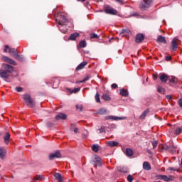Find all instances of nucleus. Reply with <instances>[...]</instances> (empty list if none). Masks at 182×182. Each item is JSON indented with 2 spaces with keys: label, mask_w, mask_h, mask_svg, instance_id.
Returning a JSON list of instances; mask_svg holds the SVG:
<instances>
[{
  "label": "nucleus",
  "mask_w": 182,
  "mask_h": 182,
  "mask_svg": "<svg viewBox=\"0 0 182 182\" xmlns=\"http://www.w3.org/2000/svg\"><path fill=\"white\" fill-rule=\"evenodd\" d=\"M14 72V66L4 63L2 65L1 68L0 69V77L4 82H8V79L11 77V75H12V73Z\"/></svg>",
  "instance_id": "1"
},
{
  "label": "nucleus",
  "mask_w": 182,
  "mask_h": 182,
  "mask_svg": "<svg viewBox=\"0 0 182 182\" xmlns=\"http://www.w3.org/2000/svg\"><path fill=\"white\" fill-rule=\"evenodd\" d=\"M69 23V19L66 18L65 15L60 16V20L58 21V29L62 32V33H66V28H62L63 26H65L66 23Z\"/></svg>",
  "instance_id": "2"
},
{
  "label": "nucleus",
  "mask_w": 182,
  "mask_h": 182,
  "mask_svg": "<svg viewBox=\"0 0 182 182\" xmlns=\"http://www.w3.org/2000/svg\"><path fill=\"white\" fill-rule=\"evenodd\" d=\"M92 165L95 168H97V167H102V166H103L102 158L95 154H92Z\"/></svg>",
  "instance_id": "3"
},
{
  "label": "nucleus",
  "mask_w": 182,
  "mask_h": 182,
  "mask_svg": "<svg viewBox=\"0 0 182 182\" xmlns=\"http://www.w3.org/2000/svg\"><path fill=\"white\" fill-rule=\"evenodd\" d=\"M23 98L24 99L25 103L28 107H31L32 109L35 107V101L32 97H31L29 94H24L23 95Z\"/></svg>",
  "instance_id": "4"
},
{
  "label": "nucleus",
  "mask_w": 182,
  "mask_h": 182,
  "mask_svg": "<svg viewBox=\"0 0 182 182\" xmlns=\"http://www.w3.org/2000/svg\"><path fill=\"white\" fill-rule=\"evenodd\" d=\"M104 11L105 14H107L108 15H117V10L113 9L108 4L104 5Z\"/></svg>",
  "instance_id": "5"
},
{
  "label": "nucleus",
  "mask_w": 182,
  "mask_h": 182,
  "mask_svg": "<svg viewBox=\"0 0 182 182\" xmlns=\"http://www.w3.org/2000/svg\"><path fill=\"white\" fill-rule=\"evenodd\" d=\"M157 178L159 180H163L164 181L168 182V181H173L174 176H167L166 175H158Z\"/></svg>",
  "instance_id": "6"
},
{
  "label": "nucleus",
  "mask_w": 182,
  "mask_h": 182,
  "mask_svg": "<svg viewBox=\"0 0 182 182\" xmlns=\"http://www.w3.org/2000/svg\"><path fill=\"white\" fill-rule=\"evenodd\" d=\"M62 155L60 154V151H56L49 155V160H53V159H60Z\"/></svg>",
  "instance_id": "7"
},
{
  "label": "nucleus",
  "mask_w": 182,
  "mask_h": 182,
  "mask_svg": "<svg viewBox=\"0 0 182 182\" xmlns=\"http://www.w3.org/2000/svg\"><path fill=\"white\" fill-rule=\"evenodd\" d=\"M125 119V117H119L113 115H108L105 117V120H124Z\"/></svg>",
  "instance_id": "8"
},
{
  "label": "nucleus",
  "mask_w": 182,
  "mask_h": 182,
  "mask_svg": "<svg viewBox=\"0 0 182 182\" xmlns=\"http://www.w3.org/2000/svg\"><path fill=\"white\" fill-rule=\"evenodd\" d=\"M177 41H178V38L177 37H175L171 41V50H173V52H176V50H177V48L178 46V44H177Z\"/></svg>",
  "instance_id": "9"
},
{
  "label": "nucleus",
  "mask_w": 182,
  "mask_h": 182,
  "mask_svg": "<svg viewBox=\"0 0 182 182\" xmlns=\"http://www.w3.org/2000/svg\"><path fill=\"white\" fill-rule=\"evenodd\" d=\"M2 60L4 62H6L7 63H10V65H13V66H16V65H17L16 62H15V60H14L11 58H9V57H6V56H3Z\"/></svg>",
  "instance_id": "10"
},
{
  "label": "nucleus",
  "mask_w": 182,
  "mask_h": 182,
  "mask_svg": "<svg viewBox=\"0 0 182 182\" xmlns=\"http://www.w3.org/2000/svg\"><path fill=\"white\" fill-rule=\"evenodd\" d=\"M145 36L143 33H139L136 36V43H141L144 41Z\"/></svg>",
  "instance_id": "11"
},
{
  "label": "nucleus",
  "mask_w": 182,
  "mask_h": 182,
  "mask_svg": "<svg viewBox=\"0 0 182 182\" xmlns=\"http://www.w3.org/2000/svg\"><path fill=\"white\" fill-rule=\"evenodd\" d=\"M100 150H102V146L99 145V144H93L92 145V151H94V153H97L100 151Z\"/></svg>",
  "instance_id": "12"
},
{
  "label": "nucleus",
  "mask_w": 182,
  "mask_h": 182,
  "mask_svg": "<svg viewBox=\"0 0 182 182\" xmlns=\"http://www.w3.org/2000/svg\"><path fill=\"white\" fill-rule=\"evenodd\" d=\"M159 80L162 83H166L167 80H168V76L165 73H161L159 75Z\"/></svg>",
  "instance_id": "13"
},
{
  "label": "nucleus",
  "mask_w": 182,
  "mask_h": 182,
  "mask_svg": "<svg viewBox=\"0 0 182 182\" xmlns=\"http://www.w3.org/2000/svg\"><path fill=\"white\" fill-rule=\"evenodd\" d=\"M51 83H53V89H58V87L59 86L60 82L58 78H53L51 80Z\"/></svg>",
  "instance_id": "14"
},
{
  "label": "nucleus",
  "mask_w": 182,
  "mask_h": 182,
  "mask_svg": "<svg viewBox=\"0 0 182 182\" xmlns=\"http://www.w3.org/2000/svg\"><path fill=\"white\" fill-rule=\"evenodd\" d=\"M100 41V35L96 33H92V42H99Z\"/></svg>",
  "instance_id": "15"
},
{
  "label": "nucleus",
  "mask_w": 182,
  "mask_h": 182,
  "mask_svg": "<svg viewBox=\"0 0 182 182\" xmlns=\"http://www.w3.org/2000/svg\"><path fill=\"white\" fill-rule=\"evenodd\" d=\"M66 117H68V115L66 114L60 113L55 116L56 120H65Z\"/></svg>",
  "instance_id": "16"
},
{
  "label": "nucleus",
  "mask_w": 182,
  "mask_h": 182,
  "mask_svg": "<svg viewBox=\"0 0 182 182\" xmlns=\"http://www.w3.org/2000/svg\"><path fill=\"white\" fill-rule=\"evenodd\" d=\"M87 65V62L83 61V62H82L81 63H80V64L77 66L75 70H76L77 72L79 71V70H82V69H83V68H85V66H86Z\"/></svg>",
  "instance_id": "17"
},
{
  "label": "nucleus",
  "mask_w": 182,
  "mask_h": 182,
  "mask_svg": "<svg viewBox=\"0 0 182 182\" xmlns=\"http://www.w3.org/2000/svg\"><path fill=\"white\" fill-rule=\"evenodd\" d=\"M106 144L110 147H117V146H119V142L116 141H107Z\"/></svg>",
  "instance_id": "18"
},
{
  "label": "nucleus",
  "mask_w": 182,
  "mask_h": 182,
  "mask_svg": "<svg viewBox=\"0 0 182 182\" xmlns=\"http://www.w3.org/2000/svg\"><path fill=\"white\" fill-rule=\"evenodd\" d=\"M9 53H10V55H11L13 56V58H16L17 56V55L18 54V50H16L15 48H9Z\"/></svg>",
  "instance_id": "19"
},
{
  "label": "nucleus",
  "mask_w": 182,
  "mask_h": 182,
  "mask_svg": "<svg viewBox=\"0 0 182 182\" xmlns=\"http://www.w3.org/2000/svg\"><path fill=\"white\" fill-rule=\"evenodd\" d=\"M168 83H169L170 86H173V85H177V83H178L177 77L172 76L171 77V79H169Z\"/></svg>",
  "instance_id": "20"
},
{
  "label": "nucleus",
  "mask_w": 182,
  "mask_h": 182,
  "mask_svg": "<svg viewBox=\"0 0 182 182\" xmlns=\"http://www.w3.org/2000/svg\"><path fill=\"white\" fill-rule=\"evenodd\" d=\"M157 42H160L161 43L166 44L167 43V41H166V37L159 35L157 38Z\"/></svg>",
  "instance_id": "21"
},
{
  "label": "nucleus",
  "mask_w": 182,
  "mask_h": 182,
  "mask_svg": "<svg viewBox=\"0 0 182 182\" xmlns=\"http://www.w3.org/2000/svg\"><path fill=\"white\" fill-rule=\"evenodd\" d=\"M119 95H121V96H124V97H127V96H129V91L124 88H122L119 91Z\"/></svg>",
  "instance_id": "22"
},
{
  "label": "nucleus",
  "mask_w": 182,
  "mask_h": 182,
  "mask_svg": "<svg viewBox=\"0 0 182 182\" xmlns=\"http://www.w3.org/2000/svg\"><path fill=\"white\" fill-rule=\"evenodd\" d=\"M125 154L128 157H132V156H133V154H134V152L133 151V149H132L130 148H127L126 151H125Z\"/></svg>",
  "instance_id": "23"
},
{
  "label": "nucleus",
  "mask_w": 182,
  "mask_h": 182,
  "mask_svg": "<svg viewBox=\"0 0 182 182\" xmlns=\"http://www.w3.org/2000/svg\"><path fill=\"white\" fill-rule=\"evenodd\" d=\"M150 112V109H146L139 117V119L141 120H143L144 119H146V117L147 116V114Z\"/></svg>",
  "instance_id": "24"
},
{
  "label": "nucleus",
  "mask_w": 182,
  "mask_h": 182,
  "mask_svg": "<svg viewBox=\"0 0 182 182\" xmlns=\"http://www.w3.org/2000/svg\"><path fill=\"white\" fill-rule=\"evenodd\" d=\"M76 38H79V33H74L70 34L68 39L69 41H76Z\"/></svg>",
  "instance_id": "25"
},
{
  "label": "nucleus",
  "mask_w": 182,
  "mask_h": 182,
  "mask_svg": "<svg viewBox=\"0 0 182 182\" xmlns=\"http://www.w3.org/2000/svg\"><path fill=\"white\" fill-rule=\"evenodd\" d=\"M54 177L55 180H58V182H63V178H62V175L59 173H56L54 174Z\"/></svg>",
  "instance_id": "26"
},
{
  "label": "nucleus",
  "mask_w": 182,
  "mask_h": 182,
  "mask_svg": "<svg viewBox=\"0 0 182 182\" xmlns=\"http://www.w3.org/2000/svg\"><path fill=\"white\" fill-rule=\"evenodd\" d=\"M143 168L144 170H151V166H150V164L147 161H145L143 163Z\"/></svg>",
  "instance_id": "27"
},
{
  "label": "nucleus",
  "mask_w": 182,
  "mask_h": 182,
  "mask_svg": "<svg viewBox=\"0 0 182 182\" xmlns=\"http://www.w3.org/2000/svg\"><path fill=\"white\" fill-rule=\"evenodd\" d=\"M117 170L119 173H129V170L127 169V168L119 166L117 168Z\"/></svg>",
  "instance_id": "28"
},
{
  "label": "nucleus",
  "mask_w": 182,
  "mask_h": 182,
  "mask_svg": "<svg viewBox=\"0 0 182 182\" xmlns=\"http://www.w3.org/2000/svg\"><path fill=\"white\" fill-rule=\"evenodd\" d=\"M43 178V175H36V176H34L33 180L34 181H42Z\"/></svg>",
  "instance_id": "29"
},
{
  "label": "nucleus",
  "mask_w": 182,
  "mask_h": 182,
  "mask_svg": "<svg viewBox=\"0 0 182 182\" xmlns=\"http://www.w3.org/2000/svg\"><path fill=\"white\" fill-rule=\"evenodd\" d=\"M102 99L105 102H110V100H112V98L110 97V96H109V95H107V93H105L102 95Z\"/></svg>",
  "instance_id": "30"
},
{
  "label": "nucleus",
  "mask_w": 182,
  "mask_h": 182,
  "mask_svg": "<svg viewBox=\"0 0 182 182\" xmlns=\"http://www.w3.org/2000/svg\"><path fill=\"white\" fill-rule=\"evenodd\" d=\"M9 139H11V134L7 132L4 136V141L6 144H9Z\"/></svg>",
  "instance_id": "31"
},
{
  "label": "nucleus",
  "mask_w": 182,
  "mask_h": 182,
  "mask_svg": "<svg viewBox=\"0 0 182 182\" xmlns=\"http://www.w3.org/2000/svg\"><path fill=\"white\" fill-rule=\"evenodd\" d=\"M140 9H141V11H146V8H149L147 4H146V2H144V1H141V4L139 5Z\"/></svg>",
  "instance_id": "32"
},
{
  "label": "nucleus",
  "mask_w": 182,
  "mask_h": 182,
  "mask_svg": "<svg viewBox=\"0 0 182 182\" xmlns=\"http://www.w3.org/2000/svg\"><path fill=\"white\" fill-rule=\"evenodd\" d=\"M6 153V150L4 148L0 147V157L1 159H4L5 157V154Z\"/></svg>",
  "instance_id": "33"
},
{
  "label": "nucleus",
  "mask_w": 182,
  "mask_h": 182,
  "mask_svg": "<svg viewBox=\"0 0 182 182\" xmlns=\"http://www.w3.org/2000/svg\"><path fill=\"white\" fill-rule=\"evenodd\" d=\"M89 79H90V76L87 75L82 80L76 81V83L77 84L85 83V82H87V80H89Z\"/></svg>",
  "instance_id": "34"
},
{
  "label": "nucleus",
  "mask_w": 182,
  "mask_h": 182,
  "mask_svg": "<svg viewBox=\"0 0 182 182\" xmlns=\"http://www.w3.org/2000/svg\"><path fill=\"white\" fill-rule=\"evenodd\" d=\"M15 59H17V60H19V62L25 61V57H23V55H21L19 54H18L17 56L15 57Z\"/></svg>",
  "instance_id": "35"
},
{
  "label": "nucleus",
  "mask_w": 182,
  "mask_h": 182,
  "mask_svg": "<svg viewBox=\"0 0 182 182\" xmlns=\"http://www.w3.org/2000/svg\"><path fill=\"white\" fill-rule=\"evenodd\" d=\"M107 110H106V109L105 108H101L97 111V114H106Z\"/></svg>",
  "instance_id": "36"
},
{
  "label": "nucleus",
  "mask_w": 182,
  "mask_h": 182,
  "mask_svg": "<svg viewBox=\"0 0 182 182\" xmlns=\"http://www.w3.org/2000/svg\"><path fill=\"white\" fill-rule=\"evenodd\" d=\"M124 35H129V33H131L130 29H122L120 34H123Z\"/></svg>",
  "instance_id": "37"
},
{
  "label": "nucleus",
  "mask_w": 182,
  "mask_h": 182,
  "mask_svg": "<svg viewBox=\"0 0 182 182\" xmlns=\"http://www.w3.org/2000/svg\"><path fill=\"white\" fill-rule=\"evenodd\" d=\"M79 48H86V40H82L80 42Z\"/></svg>",
  "instance_id": "38"
},
{
  "label": "nucleus",
  "mask_w": 182,
  "mask_h": 182,
  "mask_svg": "<svg viewBox=\"0 0 182 182\" xmlns=\"http://www.w3.org/2000/svg\"><path fill=\"white\" fill-rule=\"evenodd\" d=\"M95 99L97 103H100V95H99V92H97Z\"/></svg>",
  "instance_id": "39"
},
{
  "label": "nucleus",
  "mask_w": 182,
  "mask_h": 182,
  "mask_svg": "<svg viewBox=\"0 0 182 182\" xmlns=\"http://www.w3.org/2000/svg\"><path fill=\"white\" fill-rule=\"evenodd\" d=\"M76 110H78L79 112H83V105H76Z\"/></svg>",
  "instance_id": "40"
},
{
  "label": "nucleus",
  "mask_w": 182,
  "mask_h": 182,
  "mask_svg": "<svg viewBox=\"0 0 182 182\" xmlns=\"http://www.w3.org/2000/svg\"><path fill=\"white\" fill-rule=\"evenodd\" d=\"M133 180H134V178H133V176H132V175H128V176H127V181H129V182H133Z\"/></svg>",
  "instance_id": "41"
},
{
  "label": "nucleus",
  "mask_w": 182,
  "mask_h": 182,
  "mask_svg": "<svg viewBox=\"0 0 182 182\" xmlns=\"http://www.w3.org/2000/svg\"><path fill=\"white\" fill-rule=\"evenodd\" d=\"M158 144H159V141H152L153 149H156V147H157Z\"/></svg>",
  "instance_id": "42"
},
{
  "label": "nucleus",
  "mask_w": 182,
  "mask_h": 182,
  "mask_svg": "<svg viewBox=\"0 0 182 182\" xmlns=\"http://www.w3.org/2000/svg\"><path fill=\"white\" fill-rule=\"evenodd\" d=\"M79 92H80V87H77V88H75L74 90H73L71 93H77Z\"/></svg>",
  "instance_id": "43"
},
{
  "label": "nucleus",
  "mask_w": 182,
  "mask_h": 182,
  "mask_svg": "<svg viewBox=\"0 0 182 182\" xmlns=\"http://www.w3.org/2000/svg\"><path fill=\"white\" fill-rule=\"evenodd\" d=\"M180 133H181V128L178 127L176 129L175 134H176V136H177V135L180 134Z\"/></svg>",
  "instance_id": "44"
},
{
  "label": "nucleus",
  "mask_w": 182,
  "mask_h": 182,
  "mask_svg": "<svg viewBox=\"0 0 182 182\" xmlns=\"http://www.w3.org/2000/svg\"><path fill=\"white\" fill-rule=\"evenodd\" d=\"M143 1L145 2L146 5L148 6V7L150 6L151 4V1L150 0H143Z\"/></svg>",
  "instance_id": "45"
},
{
  "label": "nucleus",
  "mask_w": 182,
  "mask_h": 182,
  "mask_svg": "<svg viewBox=\"0 0 182 182\" xmlns=\"http://www.w3.org/2000/svg\"><path fill=\"white\" fill-rule=\"evenodd\" d=\"M47 127H53V123H52L51 122H48L46 124Z\"/></svg>",
  "instance_id": "46"
},
{
  "label": "nucleus",
  "mask_w": 182,
  "mask_h": 182,
  "mask_svg": "<svg viewBox=\"0 0 182 182\" xmlns=\"http://www.w3.org/2000/svg\"><path fill=\"white\" fill-rule=\"evenodd\" d=\"M116 2H118L119 5H124L125 2L123 0H115Z\"/></svg>",
  "instance_id": "47"
},
{
  "label": "nucleus",
  "mask_w": 182,
  "mask_h": 182,
  "mask_svg": "<svg viewBox=\"0 0 182 182\" xmlns=\"http://www.w3.org/2000/svg\"><path fill=\"white\" fill-rule=\"evenodd\" d=\"M165 60H166V62H170V60H171V55L166 56Z\"/></svg>",
  "instance_id": "48"
},
{
  "label": "nucleus",
  "mask_w": 182,
  "mask_h": 182,
  "mask_svg": "<svg viewBox=\"0 0 182 182\" xmlns=\"http://www.w3.org/2000/svg\"><path fill=\"white\" fill-rule=\"evenodd\" d=\"M158 92H159V93H164V88H161V87H159L158 88Z\"/></svg>",
  "instance_id": "49"
},
{
  "label": "nucleus",
  "mask_w": 182,
  "mask_h": 182,
  "mask_svg": "<svg viewBox=\"0 0 182 182\" xmlns=\"http://www.w3.org/2000/svg\"><path fill=\"white\" fill-rule=\"evenodd\" d=\"M8 49H9V46H8V45H6L5 46H4V52H8Z\"/></svg>",
  "instance_id": "50"
},
{
  "label": "nucleus",
  "mask_w": 182,
  "mask_h": 182,
  "mask_svg": "<svg viewBox=\"0 0 182 182\" xmlns=\"http://www.w3.org/2000/svg\"><path fill=\"white\" fill-rule=\"evenodd\" d=\"M178 105H179V107H182V98H180L178 100Z\"/></svg>",
  "instance_id": "51"
},
{
  "label": "nucleus",
  "mask_w": 182,
  "mask_h": 182,
  "mask_svg": "<svg viewBox=\"0 0 182 182\" xmlns=\"http://www.w3.org/2000/svg\"><path fill=\"white\" fill-rule=\"evenodd\" d=\"M111 87H112V89H117V84L113 83V84L111 85Z\"/></svg>",
  "instance_id": "52"
},
{
  "label": "nucleus",
  "mask_w": 182,
  "mask_h": 182,
  "mask_svg": "<svg viewBox=\"0 0 182 182\" xmlns=\"http://www.w3.org/2000/svg\"><path fill=\"white\" fill-rule=\"evenodd\" d=\"M22 87H16V92H21V90H22Z\"/></svg>",
  "instance_id": "53"
},
{
  "label": "nucleus",
  "mask_w": 182,
  "mask_h": 182,
  "mask_svg": "<svg viewBox=\"0 0 182 182\" xmlns=\"http://www.w3.org/2000/svg\"><path fill=\"white\" fill-rule=\"evenodd\" d=\"M168 147L167 146H161V150L163 151V150H168Z\"/></svg>",
  "instance_id": "54"
},
{
  "label": "nucleus",
  "mask_w": 182,
  "mask_h": 182,
  "mask_svg": "<svg viewBox=\"0 0 182 182\" xmlns=\"http://www.w3.org/2000/svg\"><path fill=\"white\" fill-rule=\"evenodd\" d=\"M100 132L101 133H105L106 131L105 130V127H102L100 129Z\"/></svg>",
  "instance_id": "55"
},
{
  "label": "nucleus",
  "mask_w": 182,
  "mask_h": 182,
  "mask_svg": "<svg viewBox=\"0 0 182 182\" xmlns=\"http://www.w3.org/2000/svg\"><path fill=\"white\" fill-rule=\"evenodd\" d=\"M166 99H168V100H171L173 99V97H171V95H166Z\"/></svg>",
  "instance_id": "56"
},
{
  "label": "nucleus",
  "mask_w": 182,
  "mask_h": 182,
  "mask_svg": "<svg viewBox=\"0 0 182 182\" xmlns=\"http://www.w3.org/2000/svg\"><path fill=\"white\" fill-rule=\"evenodd\" d=\"M154 80H157V78L159 77V75H153Z\"/></svg>",
  "instance_id": "57"
},
{
  "label": "nucleus",
  "mask_w": 182,
  "mask_h": 182,
  "mask_svg": "<svg viewBox=\"0 0 182 182\" xmlns=\"http://www.w3.org/2000/svg\"><path fill=\"white\" fill-rule=\"evenodd\" d=\"M78 131H79V129L77 128L74 129V133H77Z\"/></svg>",
  "instance_id": "58"
},
{
  "label": "nucleus",
  "mask_w": 182,
  "mask_h": 182,
  "mask_svg": "<svg viewBox=\"0 0 182 182\" xmlns=\"http://www.w3.org/2000/svg\"><path fill=\"white\" fill-rule=\"evenodd\" d=\"M168 170H170L171 171H176V169H174V168H169Z\"/></svg>",
  "instance_id": "59"
},
{
  "label": "nucleus",
  "mask_w": 182,
  "mask_h": 182,
  "mask_svg": "<svg viewBox=\"0 0 182 182\" xmlns=\"http://www.w3.org/2000/svg\"><path fill=\"white\" fill-rule=\"evenodd\" d=\"M131 16H137V13H134Z\"/></svg>",
  "instance_id": "60"
},
{
  "label": "nucleus",
  "mask_w": 182,
  "mask_h": 182,
  "mask_svg": "<svg viewBox=\"0 0 182 182\" xmlns=\"http://www.w3.org/2000/svg\"><path fill=\"white\" fill-rule=\"evenodd\" d=\"M78 2H85L86 0H77Z\"/></svg>",
  "instance_id": "61"
},
{
  "label": "nucleus",
  "mask_w": 182,
  "mask_h": 182,
  "mask_svg": "<svg viewBox=\"0 0 182 182\" xmlns=\"http://www.w3.org/2000/svg\"><path fill=\"white\" fill-rule=\"evenodd\" d=\"M87 136L86 134H82V139H86Z\"/></svg>",
  "instance_id": "62"
},
{
  "label": "nucleus",
  "mask_w": 182,
  "mask_h": 182,
  "mask_svg": "<svg viewBox=\"0 0 182 182\" xmlns=\"http://www.w3.org/2000/svg\"><path fill=\"white\" fill-rule=\"evenodd\" d=\"M90 39H92V34H90Z\"/></svg>",
  "instance_id": "63"
},
{
  "label": "nucleus",
  "mask_w": 182,
  "mask_h": 182,
  "mask_svg": "<svg viewBox=\"0 0 182 182\" xmlns=\"http://www.w3.org/2000/svg\"><path fill=\"white\" fill-rule=\"evenodd\" d=\"M86 5H89V2H87V3H86Z\"/></svg>",
  "instance_id": "64"
}]
</instances>
